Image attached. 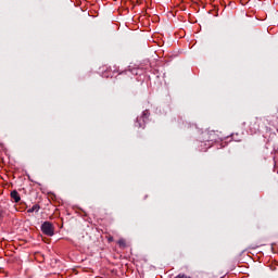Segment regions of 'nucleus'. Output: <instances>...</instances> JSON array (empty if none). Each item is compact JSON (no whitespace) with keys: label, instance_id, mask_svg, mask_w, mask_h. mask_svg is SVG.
I'll return each instance as SVG.
<instances>
[{"label":"nucleus","instance_id":"1","mask_svg":"<svg viewBox=\"0 0 278 278\" xmlns=\"http://www.w3.org/2000/svg\"><path fill=\"white\" fill-rule=\"evenodd\" d=\"M138 73H136V70H126L121 73H118L115 76V79L119 81V84L129 85L131 81H134V77H136Z\"/></svg>","mask_w":278,"mask_h":278},{"label":"nucleus","instance_id":"2","mask_svg":"<svg viewBox=\"0 0 278 278\" xmlns=\"http://www.w3.org/2000/svg\"><path fill=\"white\" fill-rule=\"evenodd\" d=\"M202 140H205L211 147H214V144L223 142V136L218 131L208 130L202 134Z\"/></svg>","mask_w":278,"mask_h":278},{"label":"nucleus","instance_id":"3","mask_svg":"<svg viewBox=\"0 0 278 278\" xmlns=\"http://www.w3.org/2000/svg\"><path fill=\"white\" fill-rule=\"evenodd\" d=\"M208 149H212V143L205 141L204 139H202V141H198L195 143V150L199 152V153H206V151Z\"/></svg>","mask_w":278,"mask_h":278},{"label":"nucleus","instance_id":"4","mask_svg":"<svg viewBox=\"0 0 278 278\" xmlns=\"http://www.w3.org/2000/svg\"><path fill=\"white\" fill-rule=\"evenodd\" d=\"M41 231L45 236H53L55 233V228L51 222H45L41 225Z\"/></svg>","mask_w":278,"mask_h":278},{"label":"nucleus","instance_id":"5","mask_svg":"<svg viewBox=\"0 0 278 278\" xmlns=\"http://www.w3.org/2000/svg\"><path fill=\"white\" fill-rule=\"evenodd\" d=\"M135 127H137V129H144V127H147V119L144 118V116L137 117Z\"/></svg>","mask_w":278,"mask_h":278},{"label":"nucleus","instance_id":"6","mask_svg":"<svg viewBox=\"0 0 278 278\" xmlns=\"http://www.w3.org/2000/svg\"><path fill=\"white\" fill-rule=\"evenodd\" d=\"M112 73H116V70H112V67L106 68V70L102 73V77H104L105 79H110V77H112Z\"/></svg>","mask_w":278,"mask_h":278},{"label":"nucleus","instance_id":"7","mask_svg":"<svg viewBox=\"0 0 278 278\" xmlns=\"http://www.w3.org/2000/svg\"><path fill=\"white\" fill-rule=\"evenodd\" d=\"M11 199H13L15 203H18L21 201V194H18V191L13 190L11 192Z\"/></svg>","mask_w":278,"mask_h":278},{"label":"nucleus","instance_id":"8","mask_svg":"<svg viewBox=\"0 0 278 278\" xmlns=\"http://www.w3.org/2000/svg\"><path fill=\"white\" fill-rule=\"evenodd\" d=\"M34 212H36V213L40 212V205L39 204H35L30 208L27 210L28 214H34Z\"/></svg>","mask_w":278,"mask_h":278},{"label":"nucleus","instance_id":"9","mask_svg":"<svg viewBox=\"0 0 278 278\" xmlns=\"http://www.w3.org/2000/svg\"><path fill=\"white\" fill-rule=\"evenodd\" d=\"M117 244H118L119 249H127V241L125 239H119L117 241Z\"/></svg>","mask_w":278,"mask_h":278},{"label":"nucleus","instance_id":"10","mask_svg":"<svg viewBox=\"0 0 278 278\" xmlns=\"http://www.w3.org/2000/svg\"><path fill=\"white\" fill-rule=\"evenodd\" d=\"M140 116H143V118L148 121L149 116H151V113L149 112V110H144Z\"/></svg>","mask_w":278,"mask_h":278},{"label":"nucleus","instance_id":"11","mask_svg":"<svg viewBox=\"0 0 278 278\" xmlns=\"http://www.w3.org/2000/svg\"><path fill=\"white\" fill-rule=\"evenodd\" d=\"M108 242H114V237L112 235L106 236Z\"/></svg>","mask_w":278,"mask_h":278}]
</instances>
